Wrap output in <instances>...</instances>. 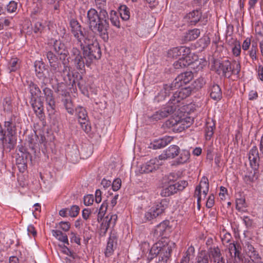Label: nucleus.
<instances>
[{
	"instance_id": "1",
	"label": "nucleus",
	"mask_w": 263,
	"mask_h": 263,
	"mask_svg": "<svg viewBox=\"0 0 263 263\" xmlns=\"http://www.w3.org/2000/svg\"><path fill=\"white\" fill-rule=\"evenodd\" d=\"M70 27L71 33L83 50V57L79 49L73 47L70 51L69 58L78 69L82 70L85 65L89 66L93 60L101 58V49L96 40L84 34L82 26L77 20H71Z\"/></svg>"
},
{
	"instance_id": "2",
	"label": "nucleus",
	"mask_w": 263,
	"mask_h": 263,
	"mask_svg": "<svg viewBox=\"0 0 263 263\" xmlns=\"http://www.w3.org/2000/svg\"><path fill=\"white\" fill-rule=\"evenodd\" d=\"M107 18V16L105 17L100 13L99 14L95 9L90 8L87 13L86 23L93 32L98 33L102 39L106 40L108 38Z\"/></svg>"
},
{
	"instance_id": "3",
	"label": "nucleus",
	"mask_w": 263,
	"mask_h": 263,
	"mask_svg": "<svg viewBox=\"0 0 263 263\" xmlns=\"http://www.w3.org/2000/svg\"><path fill=\"white\" fill-rule=\"evenodd\" d=\"M175 247V243L174 242L169 241L166 238L162 237L161 240L153 245L149 250L148 259L152 260L158 256V263H166Z\"/></svg>"
},
{
	"instance_id": "4",
	"label": "nucleus",
	"mask_w": 263,
	"mask_h": 263,
	"mask_svg": "<svg viewBox=\"0 0 263 263\" xmlns=\"http://www.w3.org/2000/svg\"><path fill=\"white\" fill-rule=\"evenodd\" d=\"M175 178V173H170L167 176L168 185L161 190L160 195L162 196H170L176 193L178 191H183L187 186L188 183L185 180H180L174 183Z\"/></svg>"
},
{
	"instance_id": "5",
	"label": "nucleus",
	"mask_w": 263,
	"mask_h": 263,
	"mask_svg": "<svg viewBox=\"0 0 263 263\" xmlns=\"http://www.w3.org/2000/svg\"><path fill=\"white\" fill-rule=\"evenodd\" d=\"M46 57L50 65V71L48 73L49 79L51 80L58 81V77L63 72L62 65L57 57L51 51L47 52Z\"/></svg>"
},
{
	"instance_id": "6",
	"label": "nucleus",
	"mask_w": 263,
	"mask_h": 263,
	"mask_svg": "<svg viewBox=\"0 0 263 263\" xmlns=\"http://www.w3.org/2000/svg\"><path fill=\"white\" fill-rule=\"evenodd\" d=\"M53 47L55 52L60 55V60L63 61L64 66L63 73L64 74L67 73V76L69 78L70 77V74L69 72L70 68L66 65V61H68V58H67V57L69 53L66 46L61 41L55 40L54 42Z\"/></svg>"
},
{
	"instance_id": "7",
	"label": "nucleus",
	"mask_w": 263,
	"mask_h": 263,
	"mask_svg": "<svg viewBox=\"0 0 263 263\" xmlns=\"http://www.w3.org/2000/svg\"><path fill=\"white\" fill-rule=\"evenodd\" d=\"M4 126L9 135H15L17 132H21L22 120L19 116L11 115L5 118Z\"/></svg>"
},
{
	"instance_id": "8",
	"label": "nucleus",
	"mask_w": 263,
	"mask_h": 263,
	"mask_svg": "<svg viewBox=\"0 0 263 263\" xmlns=\"http://www.w3.org/2000/svg\"><path fill=\"white\" fill-rule=\"evenodd\" d=\"M168 202L164 199L154 206L148 209L144 214V219L145 221L153 220L162 214L167 207Z\"/></svg>"
},
{
	"instance_id": "9",
	"label": "nucleus",
	"mask_w": 263,
	"mask_h": 263,
	"mask_svg": "<svg viewBox=\"0 0 263 263\" xmlns=\"http://www.w3.org/2000/svg\"><path fill=\"white\" fill-rule=\"evenodd\" d=\"M219 68L222 71V75L226 78H230L233 74H238L241 66L239 63L234 61L233 67L229 60H225L219 63Z\"/></svg>"
},
{
	"instance_id": "10",
	"label": "nucleus",
	"mask_w": 263,
	"mask_h": 263,
	"mask_svg": "<svg viewBox=\"0 0 263 263\" xmlns=\"http://www.w3.org/2000/svg\"><path fill=\"white\" fill-rule=\"evenodd\" d=\"M209 184L208 179L205 177L201 178L198 185L195 189L194 196L197 197L198 209H200V201L204 199L209 192Z\"/></svg>"
},
{
	"instance_id": "11",
	"label": "nucleus",
	"mask_w": 263,
	"mask_h": 263,
	"mask_svg": "<svg viewBox=\"0 0 263 263\" xmlns=\"http://www.w3.org/2000/svg\"><path fill=\"white\" fill-rule=\"evenodd\" d=\"M41 88L44 95V97L47 104V109L49 115L54 114L56 105L55 99L53 96V91L50 88L46 86L45 82L41 85Z\"/></svg>"
},
{
	"instance_id": "12",
	"label": "nucleus",
	"mask_w": 263,
	"mask_h": 263,
	"mask_svg": "<svg viewBox=\"0 0 263 263\" xmlns=\"http://www.w3.org/2000/svg\"><path fill=\"white\" fill-rule=\"evenodd\" d=\"M185 119H180L179 117L171 118L167 120L164 125L168 128H172L173 130L181 132L189 125Z\"/></svg>"
},
{
	"instance_id": "13",
	"label": "nucleus",
	"mask_w": 263,
	"mask_h": 263,
	"mask_svg": "<svg viewBox=\"0 0 263 263\" xmlns=\"http://www.w3.org/2000/svg\"><path fill=\"white\" fill-rule=\"evenodd\" d=\"M206 254L212 263H226L224 257L218 246L208 247Z\"/></svg>"
},
{
	"instance_id": "14",
	"label": "nucleus",
	"mask_w": 263,
	"mask_h": 263,
	"mask_svg": "<svg viewBox=\"0 0 263 263\" xmlns=\"http://www.w3.org/2000/svg\"><path fill=\"white\" fill-rule=\"evenodd\" d=\"M175 109L176 107L174 105L168 104L165 107L154 113L149 118L152 121H156L161 120L172 114Z\"/></svg>"
},
{
	"instance_id": "15",
	"label": "nucleus",
	"mask_w": 263,
	"mask_h": 263,
	"mask_svg": "<svg viewBox=\"0 0 263 263\" xmlns=\"http://www.w3.org/2000/svg\"><path fill=\"white\" fill-rule=\"evenodd\" d=\"M193 78V73L192 71H186L178 75L173 81V85L175 88L183 86L184 84L189 83Z\"/></svg>"
},
{
	"instance_id": "16",
	"label": "nucleus",
	"mask_w": 263,
	"mask_h": 263,
	"mask_svg": "<svg viewBox=\"0 0 263 263\" xmlns=\"http://www.w3.org/2000/svg\"><path fill=\"white\" fill-rule=\"evenodd\" d=\"M180 152V148L176 145H170L167 149L158 156L161 161L167 159H173L177 156Z\"/></svg>"
},
{
	"instance_id": "17",
	"label": "nucleus",
	"mask_w": 263,
	"mask_h": 263,
	"mask_svg": "<svg viewBox=\"0 0 263 263\" xmlns=\"http://www.w3.org/2000/svg\"><path fill=\"white\" fill-rule=\"evenodd\" d=\"M159 158H155L151 159L145 164L141 166V172L142 173H149L158 168L159 166L162 164L160 162Z\"/></svg>"
},
{
	"instance_id": "18",
	"label": "nucleus",
	"mask_w": 263,
	"mask_h": 263,
	"mask_svg": "<svg viewBox=\"0 0 263 263\" xmlns=\"http://www.w3.org/2000/svg\"><path fill=\"white\" fill-rule=\"evenodd\" d=\"M117 218L116 214L108 215L105 217L101 225V232L105 234L110 227H113L116 224Z\"/></svg>"
},
{
	"instance_id": "19",
	"label": "nucleus",
	"mask_w": 263,
	"mask_h": 263,
	"mask_svg": "<svg viewBox=\"0 0 263 263\" xmlns=\"http://www.w3.org/2000/svg\"><path fill=\"white\" fill-rule=\"evenodd\" d=\"M117 237L114 234L110 235L104 252L106 257H109L113 254L117 248Z\"/></svg>"
},
{
	"instance_id": "20",
	"label": "nucleus",
	"mask_w": 263,
	"mask_h": 263,
	"mask_svg": "<svg viewBox=\"0 0 263 263\" xmlns=\"http://www.w3.org/2000/svg\"><path fill=\"white\" fill-rule=\"evenodd\" d=\"M13 135L8 134L7 136L6 135L4 136V139L0 140L2 141L4 150L6 152H9L13 149L16 144V140L13 137Z\"/></svg>"
},
{
	"instance_id": "21",
	"label": "nucleus",
	"mask_w": 263,
	"mask_h": 263,
	"mask_svg": "<svg viewBox=\"0 0 263 263\" xmlns=\"http://www.w3.org/2000/svg\"><path fill=\"white\" fill-rule=\"evenodd\" d=\"M173 139L172 137L165 136L151 143L149 147L154 149L162 148L168 144Z\"/></svg>"
},
{
	"instance_id": "22",
	"label": "nucleus",
	"mask_w": 263,
	"mask_h": 263,
	"mask_svg": "<svg viewBox=\"0 0 263 263\" xmlns=\"http://www.w3.org/2000/svg\"><path fill=\"white\" fill-rule=\"evenodd\" d=\"M169 221H163V222L157 225L154 232V236L156 239H158L161 237H163L166 232L170 229L168 227Z\"/></svg>"
},
{
	"instance_id": "23",
	"label": "nucleus",
	"mask_w": 263,
	"mask_h": 263,
	"mask_svg": "<svg viewBox=\"0 0 263 263\" xmlns=\"http://www.w3.org/2000/svg\"><path fill=\"white\" fill-rule=\"evenodd\" d=\"M30 103L32 107L36 114L40 118L43 117V102L40 99H31Z\"/></svg>"
},
{
	"instance_id": "24",
	"label": "nucleus",
	"mask_w": 263,
	"mask_h": 263,
	"mask_svg": "<svg viewBox=\"0 0 263 263\" xmlns=\"http://www.w3.org/2000/svg\"><path fill=\"white\" fill-rule=\"evenodd\" d=\"M175 88L173 85V83L171 84H164L163 85V88L161 90L158 95L155 97V100L157 102L161 101L165 99V98L168 96L170 94L171 91L173 90V88Z\"/></svg>"
},
{
	"instance_id": "25",
	"label": "nucleus",
	"mask_w": 263,
	"mask_h": 263,
	"mask_svg": "<svg viewBox=\"0 0 263 263\" xmlns=\"http://www.w3.org/2000/svg\"><path fill=\"white\" fill-rule=\"evenodd\" d=\"M210 97L214 100H219L221 98L222 92L218 85L212 84L209 88Z\"/></svg>"
},
{
	"instance_id": "26",
	"label": "nucleus",
	"mask_w": 263,
	"mask_h": 263,
	"mask_svg": "<svg viewBox=\"0 0 263 263\" xmlns=\"http://www.w3.org/2000/svg\"><path fill=\"white\" fill-rule=\"evenodd\" d=\"M179 157L176 159L175 162L177 164H183L189 162L190 158V153L186 149H180V152L178 155Z\"/></svg>"
},
{
	"instance_id": "27",
	"label": "nucleus",
	"mask_w": 263,
	"mask_h": 263,
	"mask_svg": "<svg viewBox=\"0 0 263 263\" xmlns=\"http://www.w3.org/2000/svg\"><path fill=\"white\" fill-rule=\"evenodd\" d=\"M201 17V13L199 10H193L187 14L186 18L191 25H195Z\"/></svg>"
},
{
	"instance_id": "28",
	"label": "nucleus",
	"mask_w": 263,
	"mask_h": 263,
	"mask_svg": "<svg viewBox=\"0 0 263 263\" xmlns=\"http://www.w3.org/2000/svg\"><path fill=\"white\" fill-rule=\"evenodd\" d=\"M200 34V31L198 29L190 30L185 33L183 37V40L185 42L193 41L198 38Z\"/></svg>"
},
{
	"instance_id": "29",
	"label": "nucleus",
	"mask_w": 263,
	"mask_h": 263,
	"mask_svg": "<svg viewBox=\"0 0 263 263\" xmlns=\"http://www.w3.org/2000/svg\"><path fill=\"white\" fill-rule=\"evenodd\" d=\"M28 90L31 95V99H37L41 93L38 86L32 82L28 84Z\"/></svg>"
},
{
	"instance_id": "30",
	"label": "nucleus",
	"mask_w": 263,
	"mask_h": 263,
	"mask_svg": "<svg viewBox=\"0 0 263 263\" xmlns=\"http://www.w3.org/2000/svg\"><path fill=\"white\" fill-rule=\"evenodd\" d=\"M34 66L36 76L39 79L44 78V71L45 70V64L42 61H36L34 62Z\"/></svg>"
},
{
	"instance_id": "31",
	"label": "nucleus",
	"mask_w": 263,
	"mask_h": 263,
	"mask_svg": "<svg viewBox=\"0 0 263 263\" xmlns=\"http://www.w3.org/2000/svg\"><path fill=\"white\" fill-rule=\"evenodd\" d=\"M192 63L191 59H184L180 58L178 61L174 62L173 65L175 69H179L186 67Z\"/></svg>"
},
{
	"instance_id": "32",
	"label": "nucleus",
	"mask_w": 263,
	"mask_h": 263,
	"mask_svg": "<svg viewBox=\"0 0 263 263\" xmlns=\"http://www.w3.org/2000/svg\"><path fill=\"white\" fill-rule=\"evenodd\" d=\"M52 234L58 240L63 242L64 243L69 245L68 239L66 234L63 233L60 230H52Z\"/></svg>"
},
{
	"instance_id": "33",
	"label": "nucleus",
	"mask_w": 263,
	"mask_h": 263,
	"mask_svg": "<svg viewBox=\"0 0 263 263\" xmlns=\"http://www.w3.org/2000/svg\"><path fill=\"white\" fill-rule=\"evenodd\" d=\"M96 6L100 10V13L104 17L107 16L106 0H95Z\"/></svg>"
},
{
	"instance_id": "34",
	"label": "nucleus",
	"mask_w": 263,
	"mask_h": 263,
	"mask_svg": "<svg viewBox=\"0 0 263 263\" xmlns=\"http://www.w3.org/2000/svg\"><path fill=\"white\" fill-rule=\"evenodd\" d=\"M76 114L79 119V122L82 120L86 121V119H88L87 111L86 109L82 106H79L76 108Z\"/></svg>"
},
{
	"instance_id": "35",
	"label": "nucleus",
	"mask_w": 263,
	"mask_h": 263,
	"mask_svg": "<svg viewBox=\"0 0 263 263\" xmlns=\"http://www.w3.org/2000/svg\"><path fill=\"white\" fill-rule=\"evenodd\" d=\"M215 124L212 122H207L205 129V138L206 140L211 139L214 134Z\"/></svg>"
},
{
	"instance_id": "36",
	"label": "nucleus",
	"mask_w": 263,
	"mask_h": 263,
	"mask_svg": "<svg viewBox=\"0 0 263 263\" xmlns=\"http://www.w3.org/2000/svg\"><path fill=\"white\" fill-rule=\"evenodd\" d=\"M119 13L121 18L124 21L129 20L130 17V12L129 9L125 5H122L119 8Z\"/></svg>"
},
{
	"instance_id": "37",
	"label": "nucleus",
	"mask_w": 263,
	"mask_h": 263,
	"mask_svg": "<svg viewBox=\"0 0 263 263\" xmlns=\"http://www.w3.org/2000/svg\"><path fill=\"white\" fill-rule=\"evenodd\" d=\"M62 102L67 111L70 115L74 113L73 105L70 99V97L64 98Z\"/></svg>"
},
{
	"instance_id": "38",
	"label": "nucleus",
	"mask_w": 263,
	"mask_h": 263,
	"mask_svg": "<svg viewBox=\"0 0 263 263\" xmlns=\"http://www.w3.org/2000/svg\"><path fill=\"white\" fill-rule=\"evenodd\" d=\"M18 61L16 58H12L10 60L8 65V68L10 72L15 71L18 69L20 67Z\"/></svg>"
},
{
	"instance_id": "39",
	"label": "nucleus",
	"mask_w": 263,
	"mask_h": 263,
	"mask_svg": "<svg viewBox=\"0 0 263 263\" xmlns=\"http://www.w3.org/2000/svg\"><path fill=\"white\" fill-rule=\"evenodd\" d=\"M228 249L229 250L230 253L231 254L233 253H234L233 255L241 253V247L240 245L237 242L230 243V244L229 245Z\"/></svg>"
},
{
	"instance_id": "40",
	"label": "nucleus",
	"mask_w": 263,
	"mask_h": 263,
	"mask_svg": "<svg viewBox=\"0 0 263 263\" xmlns=\"http://www.w3.org/2000/svg\"><path fill=\"white\" fill-rule=\"evenodd\" d=\"M110 20L111 24L117 27L120 28V23L118 17V12L114 10H111L110 13Z\"/></svg>"
},
{
	"instance_id": "41",
	"label": "nucleus",
	"mask_w": 263,
	"mask_h": 263,
	"mask_svg": "<svg viewBox=\"0 0 263 263\" xmlns=\"http://www.w3.org/2000/svg\"><path fill=\"white\" fill-rule=\"evenodd\" d=\"M185 98H186V97H184L183 93L179 90L174 93L172 99L170 100L171 102L169 104L171 105H172V104H175L176 103L180 102L181 100Z\"/></svg>"
},
{
	"instance_id": "42",
	"label": "nucleus",
	"mask_w": 263,
	"mask_h": 263,
	"mask_svg": "<svg viewBox=\"0 0 263 263\" xmlns=\"http://www.w3.org/2000/svg\"><path fill=\"white\" fill-rule=\"evenodd\" d=\"M20 160L21 159L20 158H16V162L18 164L22 165L23 167L25 169L27 166V164L28 162H31V156L30 153L27 152L25 156H24V159L22 160Z\"/></svg>"
},
{
	"instance_id": "43",
	"label": "nucleus",
	"mask_w": 263,
	"mask_h": 263,
	"mask_svg": "<svg viewBox=\"0 0 263 263\" xmlns=\"http://www.w3.org/2000/svg\"><path fill=\"white\" fill-rule=\"evenodd\" d=\"M57 92L60 95L64 97V98L70 97V93L66 89V86L64 84H61L58 85L57 88Z\"/></svg>"
},
{
	"instance_id": "44",
	"label": "nucleus",
	"mask_w": 263,
	"mask_h": 263,
	"mask_svg": "<svg viewBox=\"0 0 263 263\" xmlns=\"http://www.w3.org/2000/svg\"><path fill=\"white\" fill-rule=\"evenodd\" d=\"M45 28V25L41 21H36L33 26V30L35 33H41Z\"/></svg>"
},
{
	"instance_id": "45",
	"label": "nucleus",
	"mask_w": 263,
	"mask_h": 263,
	"mask_svg": "<svg viewBox=\"0 0 263 263\" xmlns=\"http://www.w3.org/2000/svg\"><path fill=\"white\" fill-rule=\"evenodd\" d=\"M232 52L235 57L239 56L241 52V45L239 42L236 41L233 43Z\"/></svg>"
},
{
	"instance_id": "46",
	"label": "nucleus",
	"mask_w": 263,
	"mask_h": 263,
	"mask_svg": "<svg viewBox=\"0 0 263 263\" xmlns=\"http://www.w3.org/2000/svg\"><path fill=\"white\" fill-rule=\"evenodd\" d=\"M258 51L257 44L256 43H253L251 48L249 51V55L253 61L257 59L256 53Z\"/></svg>"
},
{
	"instance_id": "47",
	"label": "nucleus",
	"mask_w": 263,
	"mask_h": 263,
	"mask_svg": "<svg viewBox=\"0 0 263 263\" xmlns=\"http://www.w3.org/2000/svg\"><path fill=\"white\" fill-rule=\"evenodd\" d=\"M180 58L184 59H190L191 49L189 47L180 46Z\"/></svg>"
},
{
	"instance_id": "48",
	"label": "nucleus",
	"mask_w": 263,
	"mask_h": 263,
	"mask_svg": "<svg viewBox=\"0 0 263 263\" xmlns=\"http://www.w3.org/2000/svg\"><path fill=\"white\" fill-rule=\"evenodd\" d=\"M107 203H105V202H103V203L101 205V206L99 209V212L98 214V217H97V220L99 222H100L102 220V219L104 215L105 212L107 210Z\"/></svg>"
},
{
	"instance_id": "49",
	"label": "nucleus",
	"mask_w": 263,
	"mask_h": 263,
	"mask_svg": "<svg viewBox=\"0 0 263 263\" xmlns=\"http://www.w3.org/2000/svg\"><path fill=\"white\" fill-rule=\"evenodd\" d=\"M205 80L203 78H199L192 84L193 87L196 89L201 88L205 84Z\"/></svg>"
},
{
	"instance_id": "50",
	"label": "nucleus",
	"mask_w": 263,
	"mask_h": 263,
	"mask_svg": "<svg viewBox=\"0 0 263 263\" xmlns=\"http://www.w3.org/2000/svg\"><path fill=\"white\" fill-rule=\"evenodd\" d=\"M180 47L173 48L168 51V56L173 58H177L180 56Z\"/></svg>"
},
{
	"instance_id": "51",
	"label": "nucleus",
	"mask_w": 263,
	"mask_h": 263,
	"mask_svg": "<svg viewBox=\"0 0 263 263\" xmlns=\"http://www.w3.org/2000/svg\"><path fill=\"white\" fill-rule=\"evenodd\" d=\"M249 159L252 168L255 170H257L259 166V157H249Z\"/></svg>"
},
{
	"instance_id": "52",
	"label": "nucleus",
	"mask_w": 263,
	"mask_h": 263,
	"mask_svg": "<svg viewBox=\"0 0 263 263\" xmlns=\"http://www.w3.org/2000/svg\"><path fill=\"white\" fill-rule=\"evenodd\" d=\"M68 215L72 217H76L80 211V208L77 205H72L70 208H68Z\"/></svg>"
},
{
	"instance_id": "53",
	"label": "nucleus",
	"mask_w": 263,
	"mask_h": 263,
	"mask_svg": "<svg viewBox=\"0 0 263 263\" xmlns=\"http://www.w3.org/2000/svg\"><path fill=\"white\" fill-rule=\"evenodd\" d=\"M197 263H209V258L205 253H200L196 258Z\"/></svg>"
},
{
	"instance_id": "54",
	"label": "nucleus",
	"mask_w": 263,
	"mask_h": 263,
	"mask_svg": "<svg viewBox=\"0 0 263 263\" xmlns=\"http://www.w3.org/2000/svg\"><path fill=\"white\" fill-rule=\"evenodd\" d=\"M82 129L86 133H88L91 130V126L89 124L88 119H86V121H80L79 122Z\"/></svg>"
},
{
	"instance_id": "55",
	"label": "nucleus",
	"mask_w": 263,
	"mask_h": 263,
	"mask_svg": "<svg viewBox=\"0 0 263 263\" xmlns=\"http://www.w3.org/2000/svg\"><path fill=\"white\" fill-rule=\"evenodd\" d=\"M17 7V3L14 1H12L7 5V10L8 12L13 13L16 11Z\"/></svg>"
},
{
	"instance_id": "56",
	"label": "nucleus",
	"mask_w": 263,
	"mask_h": 263,
	"mask_svg": "<svg viewBox=\"0 0 263 263\" xmlns=\"http://www.w3.org/2000/svg\"><path fill=\"white\" fill-rule=\"evenodd\" d=\"M27 152L26 148L23 146H18L16 158L21 159L20 160H23L24 158V156H25Z\"/></svg>"
},
{
	"instance_id": "57",
	"label": "nucleus",
	"mask_w": 263,
	"mask_h": 263,
	"mask_svg": "<svg viewBox=\"0 0 263 263\" xmlns=\"http://www.w3.org/2000/svg\"><path fill=\"white\" fill-rule=\"evenodd\" d=\"M245 199L244 198H237L236 200V209L240 211L241 209L245 208Z\"/></svg>"
},
{
	"instance_id": "58",
	"label": "nucleus",
	"mask_w": 263,
	"mask_h": 263,
	"mask_svg": "<svg viewBox=\"0 0 263 263\" xmlns=\"http://www.w3.org/2000/svg\"><path fill=\"white\" fill-rule=\"evenodd\" d=\"M112 189L114 191L119 190L121 186V180L119 178L115 179L111 183Z\"/></svg>"
},
{
	"instance_id": "59",
	"label": "nucleus",
	"mask_w": 263,
	"mask_h": 263,
	"mask_svg": "<svg viewBox=\"0 0 263 263\" xmlns=\"http://www.w3.org/2000/svg\"><path fill=\"white\" fill-rule=\"evenodd\" d=\"M70 237L71 242H74L79 245H81V239L76 233L71 232L70 233Z\"/></svg>"
},
{
	"instance_id": "60",
	"label": "nucleus",
	"mask_w": 263,
	"mask_h": 263,
	"mask_svg": "<svg viewBox=\"0 0 263 263\" xmlns=\"http://www.w3.org/2000/svg\"><path fill=\"white\" fill-rule=\"evenodd\" d=\"M94 201L93 196L92 195H87L84 197V203L86 206L91 205Z\"/></svg>"
},
{
	"instance_id": "61",
	"label": "nucleus",
	"mask_w": 263,
	"mask_h": 263,
	"mask_svg": "<svg viewBox=\"0 0 263 263\" xmlns=\"http://www.w3.org/2000/svg\"><path fill=\"white\" fill-rule=\"evenodd\" d=\"M3 106L5 110H10L11 108V100L10 98H6L4 100Z\"/></svg>"
},
{
	"instance_id": "62",
	"label": "nucleus",
	"mask_w": 263,
	"mask_h": 263,
	"mask_svg": "<svg viewBox=\"0 0 263 263\" xmlns=\"http://www.w3.org/2000/svg\"><path fill=\"white\" fill-rule=\"evenodd\" d=\"M91 214V211L89 208H85L82 211V217L83 219L87 220L89 219Z\"/></svg>"
},
{
	"instance_id": "63",
	"label": "nucleus",
	"mask_w": 263,
	"mask_h": 263,
	"mask_svg": "<svg viewBox=\"0 0 263 263\" xmlns=\"http://www.w3.org/2000/svg\"><path fill=\"white\" fill-rule=\"evenodd\" d=\"M231 238V235L229 233H226L222 236H221V239L222 243L224 245L225 243H229L230 242Z\"/></svg>"
},
{
	"instance_id": "64",
	"label": "nucleus",
	"mask_w": 263,
	"mask_h": 263,
	"mask_svg": "<svg viewBox=\"0 0 263 263\" xmlns=\"http://www.w3.org/2000/svg\"><path fill=\"white\" fill-rule=\"evenodd\" d=\"M233 258V263H243V255L240 253L235 255H232Z\"/></svg>"
}]
</instances>
